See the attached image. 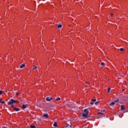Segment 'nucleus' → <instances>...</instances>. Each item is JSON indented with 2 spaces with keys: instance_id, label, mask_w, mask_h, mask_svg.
Instances as JSON below:
<instances>
[{
  "instance_id": "nucleus-14",
  "label": "nucleus",
  "mask_w": 128,
  "mask_h": 128,
  "mask_svg": "<svg viewBox=\"0 0 128 128\" xmlns=\"http://www.w3.org/2000/svg\"><path fill=\"white\" fill-rule=\"evenodd\" d=\"M0 104H4V102L2 101V99L0 100Z\"/></svg>"
},
{
  "instance_id": "nucleus-9",
  "label": "nucleus",
  "mask_w": 128,
  "mask_h": 128,
  "mask_svg": "<svg viewBox=\"0 0 128 128\" xmlns=\"http://www.w3.org/2000/svg\"><path fill=\"white\" fill-rule=\"evenodd\" d=\"M26 65L24 64H22V65H21L20 66V68H24V66H25Z\"/></svg>"
},
{
  "instance_id": "nucleus-7",
  "label": "nucleus",
  "mask_w": 128,
  "mask_h": 128,
  "mask_svg": "<svg viewBox=\"0 0 128 128\" xmlns=\"http://www.w3.org/2000/svg\"><path fill=\"white\" fill-rule=\"evenodd\" d=\"M55 128L58 127V123L56 122H54V124H53Z\"/></svg>"
},
{
  "instance_id": "nucleus-1",
  "label": "nucleus",
  "mask_w": 128,
  "mask_h": 128,
  "mask_svg": "<svg viewBox=\"0 0 128 128\" xmlns=\"http://www.w3.org/2000/svg\"><path fill=\"white\" fill-rule=\"evenodd\" d=\"M16 102H20L18 100H16L13 98H12L9 102H8V104L11 105V108H14V104H16Z\"/></svg>"
},
{
  "instance_id": "nucleus-13",
  "label": "nucleus",
  "mask_w": 128,
  "mask_h": 128,
  "mask_svg": "<svg viewBox=\"0 0 128 128\" xmlns=\"http://www.w3.org/2000/svg\"><path fill=\"white\" fill-rule=\"evenodd\" d=\"M110 88H108V93L110 94Z\"/></svg>"
},
{
  "instance_id": "nucleus-27",
  "label": "nucleus",
  "mask_w": 128,
  "mask_h": 128,
  "mask_svg": "<svg viewBox=\"0 0 128 128\" xmlns=\"http://www.w3.org/2000/svg\"><path fill=\"white\" fill-rule=\"evenodd\" d=\"M90 104H94V102H91Z\"/></svg>"
},
{
  "instance_id": "nucleus-2",
  "label": "nucleus",
  "mask_w": 128,
  "mask_h": 128,
  "mask_svg": "<svg viewBox=\"0 0 128 128\" xmlns=\"http://www.w3.org/2000/svg\"><path fill=\"white\" fill-rule=\"evenodd\" d=\"M84 118H88V109H84L82 114Z\"/></svg>"
},
{
  "instance_id": "nucleus-22",
  "label": "nucleus",
  "mask_w": 128,
  "mask_h": 128,
  "mask_svg": "<svg viewBox=\"0 0 128 128\" xmlns=\"http://www.w3.org/2000/svg\"><path fill=\"white\" fill-rule=\"evenodd\" d=\"M110 16H114V14H112V13L111 14H110Z\"/></svg>"
},
{
  "instance_id": "nucleus-16",
  "label": "nucleus",
  "mask_w": 128,
  "mask_h": 128,
  "mask_svg": "<svg viewBox=\"0 0 128 128\" xmlns=\"http://www.w3.org/2000/svg\"><path fill=\"white\" fill-rule=\"evenodd\" d=\"M120 52H122V51L124 50V49L122 48H120Z\"/></svg>"
},
{
  "instance_id": "nucleus-3",
  "label": "nucleus",
  "mask_w": 128,
  "mask_h": 128,
  "mask_svg": "<svg viewBox=\"0 0 128 128\" xmlns=\"http://www.w3.org/2000/svg\"><path fill=\"white\" fill-rule=\"evenodd\" d=\"M118 102V100H115L114 102H112L110 104V106H113V104H114L115 102Z\"/></svg>"
},
{
  "instance_id": "nucleus-20",
  "label": "nucleus",
  "mask_w": 128,
  "mask_h": 128,
  "mask_svg": "<svg viewBox=\"0 0 128 128\" xmlns=\"http://www.w3.org/2000/svg\"><path fill=\"white\" fill-rule=\"evenodd\" d=\"M92 102H96V99H92Z\"/></svg>"
},
{
  "instance_id": "nucleus-26",
  "label": "nucleus",
  "mask_w": 128,
  "mask_h": 128,
  "mask_svg": "<svg viewBox=\"0 0 128 128\" xmlns=\"http://www.w3.org/2000/svg\"><path fill=\"white\" fill-rule=\"evenodd\" d=\"M16 96H18V93H16Z\"/></svg>"
},
{
  "instance_id": "nucleus-19",
  "label": "nucleus",
  "mask_w": 128,
  "mask_h": 128,
  "mask_svg": "<svg viewBox=\"0 0 128 128\" xmlns=\"http://www.w3.org/2000/svg\"><path fill=\"white\" fill-rule=\"evenodd\" d=\"M101 66H105V65H104V63L102 62V63H101Z\"/></svg>"
},
{
  "instance_id": "nucleus-5",
  "label": "nucleus",
  "mask_w": 128,
  "mask_h": 128,
  "mask_svg": "<svg viewBox=\"0 0 128 128\" xmlns=\"http://www.w3.org/2000/svg\"><path fill=\"white\" fill-rule=\"evenodd\" d=\"M14 110H16V112H18L20 110V108H14Z\"/></svg>"
},
{
  "instance_id": "nucleus-23",
  "label": "nucleus",
  "mask_w": 128,
  "mask_h": 128,
  "mask_svg": "<svg viewBox=\"0 0 128 128\" xmlns=\"http://www.w3.org/2000/svg\"><path fill=\"white\" fill-rule=\"evenodd\" d=\"M100 102H95L96 104H99Z\"/></svg>"
},
{
  "instance_id": "nucleus-6",
  "label": "nucleus",
  "mask_w": 128,
  "mask_h": 128,
  "mask_svg": "<svg viewBox=\"0 0 128 128\" xmlns=\"http://www.w3.org/2000/svg\"><path fill=\"white\" fill-rule=\"evenodd\" d=\"M43 116H44V118H48V114H43Z\"/></svg>"
},
{
  "instance_id": "nucleus-17",
  "label": "nucleus",
  "mask_w": 128,
  "mask_h": 128,
  "mask_svg": "<svg viewBox=\"0 0 128 128\" xmlns=\"http://www.w3.org/2000/svg\"><path fill=\"white\" fill-rule=\"evenodd\" d=\"M56 100H60V98H56Z\"/></svg>"
},
{
  "instance_id": "nucleus-18",
  "label": "nucleus",
  "mask_w": 128,
  "mask_h": 128,
  "mask_svg": "<svg viewBox=\"0 0 128 128\" xmlns=\"http://www.w3.org/2000/svg\"><path fill=\"white\" fill-rule=\"evenodd\" d=\"M36 128V126H30V128Z\"/></svg>"
},
{
  "instance_id": "nucleus-28",
  "label": "nucleus",
  "mask_w": 128,
  "mask_h": 128,
  "mask_svg": "<svg viewBox=\"0 0 128 128\" xmlns=\"http://www.w3.org/2000/svg\"><path fill=\"white\" fill-rule=\"evenodd\" d=\"M70 128H72V125L70 126Z\"/></svg>"
},
{
  "instance_id": "nucleus-8",
  "label": "nucleus",
  "mask_w": 128,
  "mask_h": 128,
  "mask_svg": "<svg viewBox=\"0 0 128 128\" xmlns=\"http://www.w3.org/2000/svg\"><path fill=\"white\" fill-rule=\"evenodd\" d=\"M62 24H58L57 26L58 28H62Z\"/></svg>"
},
{
  "instance_id": "nucleus-11",
  "label": "nucleus",
  "mask_w": 128,
  "mask_h": 128,
  "mask_svg": "<svg viewBox=\"0 0 128 128\" xmlns=\"http://www.w3.org/2000/svg\"><path fill=\"white\" fill-rule=\"evenodd\" d=\"M121 110H124V105L121 106Z\"/></svg>"
},
{
  "instance_id": "nucleus-12",
  "label": "nucleus",
  "mask_w": 128,
  "mask_h": 128,
  "mask_svg": "<svg viewBox=\"0 0 128 128\" xmlns=\"http://www.w3.org/2000/svg\"><path fill=\"white\" fill-rule=\"evenodd\" d=\"M98 114H100V116H104V113L102 112H98Z\"/></svg>"
},
{
  "instance_id": "nucleus-24",
  "label": "nucleus",
  "mask_w": 128,
  "mask_h": 128,
  "mask_svg": "<svg viewBox=\"0 0 128 128\" xmlns=\"http://www.w3.org/2000/svg\"><path fill=\"white\" fill-rule=\"evenodd\" d=\"M101 112H106V110H101Z\"/></svg>"
},
{
  "instance_id": "nucleus-21",
  "label": "nucleus",
  "mask_w": 128,
  "mask_h": 128,
  "mask_svg": "<svg viewBox=\"0 0 128 128\" xmlns=\"http://www.w3.org/2000/svg\"><path fill=\"white\" fill-rule=\"evenodd\" d=\"M0 94H2V91L0 90Z\"/></svg>"
},
{
  "instance_id": "nucleus-10",
  "label": "nucleus",
  "mask_w": 128,
  "mask_h": 128,
  "mask_svg": "<svg viewBox=\"0 0 128 128\" xmlns=\"http://www.w3.org/2000/svg\"><path fill=\"white\" fill-rule=\"evenodd\" d=\"M26 108V105L23 104L22 106V108Z\"/></svg>"
},
{
  "instance_id": "nucleus-15",
  "label": "nucleus",
  "mask_w": 128,
  "mask_h": 128,
  "mask_svg": "<svg viewBox=\"0 0 128 128\" xmlns=\"http://www.w3.org/2000/svg\"><path fill=\"white\" fill-rule=\"evenodd\" d=\"M36 68H38V67H36V66H34L32 68V70H36Z\"/></svg>"
},
{
  "instance_id": "nucleus-25",
  "label": "nucleus",
  "mask_w": 128,
  "mask_h": 128,
  "mask_svg": "<svg viewBox=\"0 0 128 128\" xmlns=\"http://www.w3.org/2000/svg\"><path fill=\"white\" fill-rule=\"evenodd\" d=\"M86 84H90V83L88 82H86Z\"/></svg>"
},
{
  "instance_id": "nucleus-4",
  "label": "nucleus",
  "mask_w": 128,
  "mask_h": 128,
  "mask_svg": "<svg viewBox=\"0 0 128 128\" xmlns=\"http://www.w3.org/2000/svg\"><path fill=\"white\" fill-rule=\"evenodd\" d=\"M52 100V97L46 98V100L47 102H50V100Z\"/></svg>"
}]
</instances>
